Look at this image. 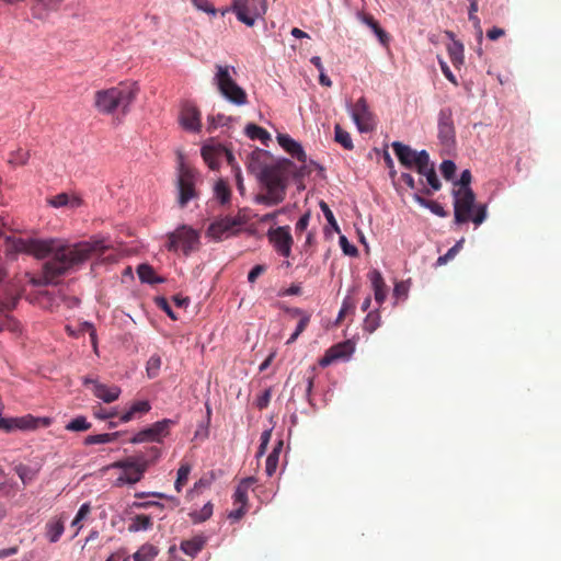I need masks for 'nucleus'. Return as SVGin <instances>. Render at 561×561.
Masks as SVG:
<instances>
[{"label":"nucleus","mask_w":561,"mask_h":561,"mask_svg":"<svg viewBox=\"0 0 561 561\" xmlns=\"http://www.w3.org/2000/svg\"><path fill=\"white\" fill-rule=\"evenodd\" d=\"M213 504L208 502L199 511L190 512L188 516L194 524L206 522L213 515Z\"/></svg>","instance_id":"obj_36"},{"label":"nucleus","mask_w":561,"mask_h":561,"mask_svg":"<svg viewBox=\"0 0 561 561\" xmlns=\"http://www.w3.org/2000/svg\"><path fill=\"white\" fill-rule=\"evenodd\" d=\"M208 119H209L208 129H211V128H217L218 126L227 125L231 118L227 117L222 114H218L217 116H210Z\"/></svg>","instance_id":"obj_57"},{"label":"nucleus","mask_w":561,"mask_h":561,"mask_svg":"<svg viewBox=\"0 0 561 561\" xmlns=\"http://www.w3.org/2000/svg\"><path fill=\"white\" fill-rule=\"evenodd\" d=\"M319 205H320V208H321L325 219L328 220L329 225L336 232H340V227H339L337 221L335 220V217H334L332 210L330 209L329 205L323 201H321Z\"/></svg>","instance_id":"obj_49"},{"label":"nucleus","mask_w":561,"mask_h":561,"mask_svg":"<svg viewBox=\"0 0 561 561\" xmlns=\"http://www.w3.org/2000/svg\"><path fill=\"white\" fill-rule=\"evenodd\" d=\"M180 123L187 130L198 131L202 127L201 112L193 104L185 103L181 110Z\"/></svg>","instance_id":"obj_18"},{"label":"nucleus","mask_w":561,"mask_h":561,"mask_svg":"<svg viewBox=\"0 0 561 561\" xmlns=\"http://www.w3.org/2000/svg\"><path fill=\"white\" fill-rule=\"evenodd\" d=\"M137 274L142 283L157 284L162 279L156 275L154 270L148 264H140L137 268Z\"/></svg>","instance_id":"obj_33"},{"label":"nucleus","mask_w":561,"mask_h":561,"mask_svg":"<svg viewBox=\"0 0 561 561\" xmlns=\"http://www.w3.org/2000/svg\"><path fill=\"white\" fill-rule=\"evenodd\" d=\"M214 84L220 94L230 103L241 106L248 103V95L234 80L233 75L237 73L234 67L229 65H215Z\"/></svg>","instance_id":"obj_5"},{"label":"nucleus","mask_w":561,"mask_h":561,"mask_svg":"<svg viewBox=\"0 0 561 561\" xmlns=\"http://www.w3.org/2000/svg\"><path fill=\"white\" fill-rule=\"evenodd\" d=\"M417 172L426 178V181L433 191H438L440 188V182L437 178L434 165L431 164L430 161L423 170L419 169Z\"/></svg>","instance_id":"obj_35"},{"label":"nucleus","mask_w":561,"mask_h":561,"mask_svg":"<svg viewBox=\"0 0 561 561\" xmlns=\"http://www.w3.org/2000/svg\"><path fill=\"white\" fill-rule=\"evenodd\" d=\"M440 172L446 180L453 179L456 172V164L451 160H444L440 164Z\"/></svg>","instance_id":"obj_53"},{"label":"nucleus","mask_w":561,"mask_h":561,"mask_svg":"<svg viewBox=\"0 0 561 561\" xmlns=\"http://www.w3.org/2000/svg\"><path fill=\"white\" fill-rule=\"evenodd\" d=\"M219 149H221V145L219 144L205 145L202 148V157L211 170H216L219 168V161L221 159V153H219Z\"/></svg>","instance_id":"obj_26"},{"label":"nucleus","mask_w":561,"mask_h":561,"mask_svg":"<svg viewBox=\"0 0 561 561\" xmlns=\"http://www.w3.org/2000/svg\"><path fill=\"white\" fill-rule=\"evenodd\" d=\"M161 357L157 354L151 355L147 362L146 370L149 378H156L161 368Z\"/></svg>","instance_id":"obj_46"},{"label":"nucleus","mask_w":561,"mask_h":561,"mask_svg":"<svg viewBox=\"0 0 561 561\" xmlns=\"http://www.w3.org/2000/svg\"><path fill=\"white\" fill-rule=\"evenodd\" d=\"M230 220L233 221L234 227L241 231L242 227L249 221L247 209L241 208L238 210L236 216H230Z\"/></svg>","instance_id":"obj_52"},{"label":"nucleus","mask_w":561,"mask_h":561,"mask_svg":"<svg viewBox=\"0 0 561 561\" xmlns=\"http://www.w3.org/2000/svg\"><path fill=\"white\" fill-rule=\"evenodd\" d=\"M191 470L192 467L188 463H182L178 469L176 480L174 483V488L178 492H181L182 488L187 483Z\"/></svg>","instance_id":"obj_40"},{"label":"nucleus","mask_w":561,"mask_h":561,"mask_svg":"<svg viewBox=\"0 0 561 561\" xmlns=\"http://www.w3.org/2000/svg\"><path fill=\"white\" fill-rule=\"evenodd\" d=\"M277 141L279 146L286 150L293 158H296L300 162L307 161V154L302 149L301 145L293 139L287 134H278Z\"/></svg>","instance_id":"obj_20"},{"label":"nucleus","mask_w":561,"mask_h":561,"mask_svg":"<svg viewBox=\"0 0 561 561\" xmlns=\"http://www.w3.org/2000/svg\"><path fill=\"white\" fill-rule=\"evenodd\" d=\"M285 312H287L291 318H299L302 319L304 316H311L307 311L300 309V308H290V307H282Z\"/></svg>","instance_id":"obj_61"},{"label":"nucleus","mask_w":561,"mask_h":561,"mask_svg":"<svg viewBox=\"0 0 561 561\" xmlns=\"http://www.w3.org/2000/svg\"><path fill=\"white\" fill-rule=\"evenodd\" d=\"M157 306L162 309L171 319L176 320L178 317L170 307L168 300L164 297H158L156 299Z\"/></svg>","instance_id":"obj_58"},{"label":"nucleus","mask_w":561,"mask_h":561,"mask_svg":"<svg viewBox=\"0 0 561 561\" xmlns=\"http://www.w3.org/2000/svg\"><path fill=\"white\" fill-rule=\"evenodd\" d=\"M294 167V163L288 159L264 165L259 179L265 192L257 194L254 202L265 206L280 204L286 197L287 182Z\"/></svg>","instance_id":"obj_2"},{"label":"nucleus","mask_w":561,"mask_h":561,"mask_svg":"<svg viewBox=\"0 0 561 561\" xmlns=\"http://www.w3.org/2000/svg\"><path fill=\"white\" fill-rule=\"evenodd\" d=\"M151 409L148 401H137L131 404L130 409L123 413L119 417L121 422L127 423L134 419L137 413L145 414Z\"/></svg>","instance_id":"obj_28"},{"label":"nucleus","mask_w":561,"mask_h":561,"mask_svg":"<svg viewBox=\"0 0 561 561\" xmlns=\"http://www.w3.org/2000/svg\"><path fill=\"white\" fill-rule=\"evenodd\" d=\"M158 554V549L152 545L141 546L133 556L135 561H151Z\"/></svg>","instance_id":"obj_38"},{"label":"nucleus","mask_w":561,"mask_h":561,"mask_svg":"<svg viewBox=\"0 0 561 561\" xmlns=\"http://www.w3.org/2000/svg\"><path fill=\"white\" fill-rule=\"evenodd\" d=\"M267 238L276 252L285 257L290 255L294 241L288 226L271 228L267 232Z\"/></svg>","instance_id":"obj_13"},{"label":"nucleus","mask_w":561,"mask_h":561,"mask_svg":"<svg viewBox=\"0 0 561 561\" xmlns=\"http://www.w3.org/2000/svg\"><path fill=\"white\" fill-rule=\"evenodd\" d=\"M239 233L230 216L216 218L207 228L206 234L215 241H221Z\"/></svg>","instance_id":"obj_14"},{"label":"nucleus","mask_w":561,"mask_h":561,"mask_svg":"<svg viewBox=\"0 0 561 561\" xmlns=\"http://www.w3.org/2000/svg\"><path fill=\"white\" fill-rule=\"evenodd\" d=\"M271 397H272V390L270 388L265 389L263 391V393L257 397V399H256V407L260 410L265 409L268 405L270 401H271Z\"/></svg>","instance_id":"obj_59"},{"label":"nucleus","mask_w":561,"mask_h":561,"mask_svg":"<svg viewBox=\"0 0 561 561\" xmlns=\"http://www.w3.org/2000/svg\"><path fill=\"white\" fill-rule=\"evenodd\" d=\"M232 12L247 26H253L267 11L266 0H233Z\"/></svg>","instance_id":"obj_7"},{"label":"nucleus","mask_w":561,"mask_h":561,"mask_svg":"<svg viewBox=\"0 0 561 561\" xmlns=\"http://www.w3.org/2000/svg\"><path fill=\"white\" fill-rule=\"evenodd\" d=\"M334 140L346 150L354 148L351 134L344 130L339 124L334 127Z\"/></svg>","instance_id":"obj_37"},{"label":"nucleus","mask_w":561,"mask_h":561,"mask_svg":"<svg viewBox=\"0 0 561 561\" xmlns=\"http://www.w3.org/2000/svg\"><path fill=\"white\" fill-rule=\"evenodd\" d=\"M205 539L201 536L194 537L190 540H185L181 543L182 551L190 556L195 557L204 547Z\"/></svg>","instance_id":"obj_29"},{"label":"nucleus","mask_w":561,"mask_h":561,"mask_svg":"<svg viewBox=\"0 0 561 561\" xmlns=\"http://www.w3.org/2000/svg\"><path fill=\"white\" fill-rule=\"evenodd\" d=\"M245 134L249 138L260 139L263 142L270 139L267 130L255 124H248L245 127Z\"/></svg>","instance_id":"obj_41"},{"label":"nucleus","mask_w":561,"mask_h":561,"mask_svg":"<svg viewBox=\"0 0 561 561\" xmlns=\"http://www.w3.org/2000/svg\"><path fill=\"white\" fill-rule=\"evenodd\" d=\"M4 274L0 277V311L8 312L15 308L19 300V293L15 285L3 283Z\"/></svg>","instance_id":"obj_16"},{"label":"nucleus","mask_w":561,"mask_h":561,"mask_svg":"<svg viewBox=\"0 0 561 561\" xmlns=\"http://www.w3.org/2000/svg\"><path fill=\"white\" fill-rule=\"evenodd\" d=\"M392 149L400 161L402 165H404L408 169H411L413 167L416 168V171L419 169H424L426 167V163L428 162L430 154L426 150H421L420 152H416L412 150L409 146L403 145L400 141L392 142Z\"/></svg>","instance_id":"obj_10"},{"label":"nucleus","mask_w":561,"mask_h":561,"mask_svg":"<svg viewBox=\"0 0 561 561\" xmlns=\"http://www.w3.org/2000/svg\"><path fill=\"white\" fill-rule=\"evenodd\" d=\"M8 330L10 332H19L20 323L7 312L0 311V332Z\"/></svg>","instance_id":"obj_42"},{"label":"nucleus","mask_w":561,"mask_h":561,"mask_svg":"<svg viewBox=\"0 0 561 561\" xmlns=\"http://www.w3.org/2000/svg\"><path fill=\"white\" fill-rule=\"evenodd\" d=\"M168 239L167 249L169 251L176 252L181 249L185 255L194 251L198 243L197 232L186 226L169 233Z\"/></svg>","instance_id":"obj_8"},{"label":"nucleus","mask_w":561,"mask_h":561,"mask_svg":"<svg viewBox=\"0 0 561 561\" xmlns=\"http://www.w3.org/2000/svg\"><path fill=\"white\" fill-rule=\"evenodd\" d=\"M354 351L353 344L350 341L337 343L331 346L323 357L320 358L319 365L327 367L337 359L347 358Z\"/></svg>","instance_id":"obj_17"},{"label":"nucleus","mask_w":561,"mask_h":561,"mask_svg":"<svg viewBox=\"0 0 561 561\" xmlns=\"http://www.w3.org/2000/svg\"><path fill=\"white\" fill-rule=\"evenodd\" d=\"M152 520L149 515H136L131 518L129 525H128V531L130 533H137L140 530H147L151 528Z\"/></svg>","instance_id":"obj_32"},{"label":"nucleus","mask_w":561,"mask_h":561,"mask_svg":"<svg viewBox=\"0 0 561 561\" xmlns=\"http://www.w3.org/2000/svg\"><path fill=\"white\" fill-rule=\"evenodd\" d=\"M279 457L276 455H268L265 463V472L268 477H272L278 467Z\"/></svg>","instance_id":"obj_55"},{"label":"nucleus","mask_w":561,"mask_h":561,"mask_svg":"<svg viewBox=\"0 0 561 561\" xmlns=\"http://www.w3.org/2000/svg\"><path fill=\"white\" fill-rule=\"evenodd\" d=\"M46 538L49 542H57L65 530V517H54L47 522L46 526Z\"/></svg>","instance_id":"obj_25"},{"label":"nucleus","mask_w":561,"mask_h":561,"mask_svg":"<svg viewBox=\"0 0 561 561\" xmlns=\"http://www.w3.org/2000/svg\"><path fill=\"white\" fill-rule=\"evenodd\" d=\"M350 113L360 133H369L376 128V116L370 111L364 96L359 98L355 104L350 106Z\"/></svg>","instance_id":"obj_9"},{"label":"nucleus","mask_w":561,"mask_h":561,"mask_svg":"<svg viewBox=\"0 0 561 561\" xmlns=\"http://www.w3.org/2000/svg\"><path fill=\"white\" fill-rule=\"evenodd\" d=\"M256 482L254 477H248L240 481L238 484L234 494L233 501L234 505H245L248 503V491L249 489Z\"/></svg>","instance_id":"obj_27"},{"label":"nucleus","mask_w":561,"mask_h":561,"mask_svg":"<svg viewBox=\"0 0 561 561\" xmlns=\"http://www.w3.org/2000/svg\"><path fill=\"white\" fill-rule=\"evenodd\" d=\"M193 5L203 12L216 15L217 10L208 0H192Z\"/></svg>","instance_id":"obj_54"},{"label":"nucleus","mask_w":561,"mask_h":561,"mask_svg":"<svg viewBox=\"0 0 561 561\" xmlns=\"http://www.w3.org/2000/svg\"><path fill=\"white\" fill-rule=\"evenodd\" d=\"M139 93L136 82H121L115 87L99 90L94 93V107L101 114H113L121 111L126 114Z\"/></svg>","instance_id":"obj_3"},{"label":"nucleus","mask_w":561,"mask_h":561,"mask_svg":"<svg viewBox=\"0 0 561 561\" xmlns=\"http://www.w3.org/2000/svg\"><path fill=\"white\" fill-rule=\"evenodd\" d=\"M214 193L215 197L221 205H227L230 203L231 190L225 180L220 179L217 181L214 187Z\"/></svg>","instance_id":"obj_31"},{"label":"nucleus","mask_w":561,"mask_h":561,"mask_svg":"<svg viewBox=\"0 0 561 561\" xmlns=\"http://www.w3.org/2000/svg\"><path fill=\"white\" fill-rule=\"evenodd\" d=\"M381 323L380 314L378 311L369 312L364 320V330L373 333L376 331Z\"/></svg>","instance_id":"obj_45"},{"label":"nucleus","mask_w":561,"mask_h":561,"mask_svg":"<svg viewBox=\"0 0 561 561\" xmlns=\"http://www.w3.org/2000/svg\"><path fill=\"white\" fill-rule=\"evenodd\" d=\"M463 239L459 240L454 247H451L446 254L444 255H440L438 259H437V265H444L446 264L449 260L454 259V256L459 252V250L461 249L462 247V243H463Z\"/></svg>","instance_id":"obj_48"},{"label":"nucleus","mask_w":561,"mask_h":561,"mask_svg":"<svg viewBox=\"0 0 561 561\" xmlns=\"http://www.w3.org/2000/svg\"><path fill=\"white\" fill-rule=\"evenodd\" d=\"M454 220L457 225L472 221L480 226L486 218V205L476 204V194L471 188L453 190Z\"/></svg>","instance_id":"obj_4"},{"label":"nucleus","mask_w":561,"mask_h":561,"mask_svg":"<svg viewBox=\"0 0 561 561\" xmlns=\"http://www.w3.org/2000/svg\"><path fill=\"white\" fill-rule=\"evenodd\" d=\"M178 190L181 207H185L197 195L195 190V171L186 167L183 161L180 162L179 167Z\"/></svg>","instance_id":"obj_11"},{"label":"nucleus","mask_w":561,"mask_h":561,"mask_svg":"<svg viewBox=\"0 0 561 561\" xmlns=\"http://www.w3.org/2000/svg\"><path fill=\"white\" fill-rule=\"evenodd\" d=\"M310 220V214L302 215L296 224V232H302L307 229Z\"/></svg>","instance_id":"obj_63"},{"label":"nucleus","mask_w":561,"mask_h":561,"mask_svg":"<svg viewBox=\"0 0 561 561\" xmlns=\"http://www.w3.org/2000/svg\"><path fill=\"white\" fill-rule=\"evenodd\" d=\"M110 468L123 469V472L113 482L114 486L121 488L125 484H135L142 479L147 470V460L126 458L113 462Z\"/></svg>","instance_id":"obj_6"},{"label":"nucleus","mask_w":561,"mask_h":561,"mask_svg":"<svg viewBox=\"0 0 561 561\" xmlns=\"http://www.w3.org/2000/svg\"><path fill=\"white\" fill-rule=\"evenodd\" d=\"M13 249L19 253H26L36 259H50L43 265V283L57 284L65 274L77 270L92 255H102L108 245L103 239H91L73 244H65L55 239L18 238L13 241Z\"/></svg>","instance_id":"obj_1"},{"label":"nucleus","mask_w":561,"mask_h":561,"mask_svg":"<svg viewBox=\"0 0 561 561\" xmlns=\"http://www.w3.org/2000/svg\"><path fill=\"white\" fill-rule=\"evenodd\" d=\"M448 54H449V58L455 67H458L459 65L463 64V59H465L463 45L460 42L454 41L448 46Z\"/></svg>","instance_id":"obj_34"},{"label":"nucleus","mask_w":561,"mask_h":561,"mask_svg":"<svg viewBox=\"0 0 561 561\" xmlns=\"http://www.w3.org/2000/svg\"><path fill=\"white\" fill-rule=\"evenodd\" d=\"M64 0H34L31 7L32 16L38 21H46L50 12L59 9Z\"/></svg>","instance_id":"obj_19"},{"label":"nucleus","mask_w":561,"mask_h":561,"mask_svg":"<svg viewBox=\"0 0 561 561\" xmlns=\"http://www.w3.org/2000/svg\"><path fill=\"white\" fill-rule=\"evenodd\" d=\"M23 417H31V419H33V422H31V426H28V427H15V430H22V431L35 430L39 425L44 426V427H48L51 424V420L49 417H35V416H33L31 414L24 415Z\"/></svg>","instance_id":"obj_50"},{"label":"nucleus","mask_w":561,"mask_h":561,"mask_svg":"<svg viewBox=\"0 0 561 561\" xmlns=\"http://www.w3.org/2000/svg\"><path fill=\"white\" fill-rule=\"evenodd\" d=\"M92 424L88 422L85 416H77L76 419L71 420L65 428L69 432H84L90 430Z\"/></svg>","instance_id":"obj_43"},{"label":"nucleus","mask_w":561,"mask_h":561,"mask_svg":"<svg viewBox=\"0 0 561 561\" xmlns=\"http://www.w3.org/2000/svg\"><path fill=\"white\" fill-rule=\"evenodd\" d=\"M428 209L433 214H435V215H437L439 217H446L447 216V211L444 209V207L439 203H437L435 201H432V203H428Z\"/></svg>","instance_id":"obj_62"},{"label":"nucleus","mask_w":561,"mask_h":561,"mask_svg":"<svg viewBox=\"0 0 561 561\" xmlns=\"http://www.w3.org/2000/svg\"><path fill=\"white\" fill-rule=\"evenodd\" d=\"M266 271L264 265L257 264L252 267V270L248 274V280L250 283H254L259 276H261Z\"/></svg>","instance_id":"obj_60"},{"label":"nucleus","mask_w":561,"mask_h":561,"mask_svg":"<svg viewBox=\"0 0 561 561\" xmlns=\"http://www.w3.org/2000/svg\"><path fill=\"white\" fill-rule=\"evenodd\" d=\"M121 435L122 432L89 435L84 438L83 443L84 445L108 444L117 440Z\"/></svg>","instance_id":"obj_30"},{"label":"nucleus","mask_w":561,"mask_h":561,"mask_svg":"<svg viewBox=\"0 0 561 561\" xmlns=\"http://www.w3.org/2000/svg\"><path fill=\"white\" fill-rule=\"evenodd\" d=\"M358 21L366 24L368 27L371 28V31L376 34L377 38L382 45H387L389 42V35L388 33L381 28L378 21L375 20V18L371 14H368L363 11H358L356 14Z\"/></svg>","instance_id":"obj_23"},{"label":"nucleus","mask_w":561,"mask_h":561,"mask_svg":"<svg viewBox=\"0 0 561 561\" xmlns=\"http://www.w3.org/2000/svg\"><path fill=\"white\" fill-rule=\"evenodd\" d=\"M14 471L22 480L23 484L30 483L37 476V470L23 463L15 466Z\"/></svg>","instance_id":"obj_39"},{"label":"nucleus","mask_w":561,"mask_h":561,"mask_svg":"<svg viewBox=\"0 0 561 561\" xmlns=\"http://www.w3.org/2000/svg\"><path fill=\"white\" fill-rule=\"evenodd\" d=\"M90 512H91V506L89 503H83L80 506L76 517L73 518V520L71 523V526L76 528L75 536H77L79 530L82 528L81 522L87 518V516L90 514Z\"/></svg>","instance_id":"obj_44"},{"label":"nucleus","mask_w":561,"mask_h":561,"mask_svg":"<svg viewBox=\"0 0 561 561\" xmlns=\"http://www.w3.org/2000/svg\"><path fill=\"white\" fill-rule=\"evenodd\" d=\"M471 180H472L471 172L469 170H463L460 174V179L455 183L453 190L471 188L470 187Z\"/></svg>","instance_id":"obj_51"},{"label":"nucleus","mask_w":561,"mask_h":561,"mask_svg":"<svg viewBox=\"0 0 561 561\" xmlns=\"http://www.w3.org/2000/svg\"><path fill=\"white\" fill-rule=\"evenodd\" d=\"M47 203L55 208L68 207L75 209L82 205V199L77 195L59 193L55 196L49 197L47 199Z\"/></svg>","instance_id":"obj_24"},{"label":"nucleus","mask_w":561,"mask_h":561,"mask_svg":"<svg viewBox=\"0 0 561 561\" xmlns=\"http://www.w3.org/2000/svg\"><path fill=\"white\" fill-rule=\"evenodd\" d=\"M505 35V31L501 27H492L491 30H489L486 32V36L491 41H496L497 38L502 37Z\"/></svg>","instance_id":"obj_64"},{"label":"nucleus","mask_w":561,"mask_h":561,"mask_svg":"<svg viewBox=\"0 0 561 561\" xmlns=\"http://www.w3.org/2000/svg\"><path fill=\"white\" fill-rule=\"evenodd\" d=\"M30 159V151L19 148L11 153L9 162L14 165H24Z\"/></svg>","instance_id":"obj_47"},{"label":"nucleus","mask_w":561,"mask_h":561,"mask_svg":"<svg viewBox=\"0 0 561 561\" xmlns=\"http://www.w3.org/2000/svg\"><path fill=\"white\" fill-rule=\"evenodd\" d=\"M174 424V421L164 419L153 423L151 426L141 430L134 435L129 442L133 444H140L145 442L160 443L164 437L170 434V428Z\"/></svg>","instance_id":"obj_12"},{"label":"nucleus","mask_w":561,"mask_h":561,"mask_svg":"<svg viewBox=\"0 0 561 561\" xmlns=\"http://www.w3.org/2000/svg\"><path fill=\"white\" fill-rule=\"evenodd\" d=\"M93 383V393L96 398L103 400L105 403L114 402L121 394V388L117 386L108 387L103 383L95 382L85 378L84 385Z\"/></svg>","instance_id":"obj_21"},{"label":"nucleus","mask_w":561,"mask_h":561,"mask_svg":"<svg viewBox=\"0 0 561 561\" xmlns=\"http://www.w3.org/2000/svg\"><path fill=\"white\" fill-rule=\"evenodd\" d=\"M455 125L453 110L444 107L438 113V138L442 144L449 146L455 140Z\"/></svg>","instance_id":"obj_15"},{"label":"nucleus","mask_w":561,"mask_h":561,"mask_svg":"<svg viewBox=\"0 0 561 561\" xmlns=\"http://www.w3.org/2000/svg\"><path fill=\"white\" fill-rule=\"evenodd\" d=\"M340 245L347 255L355 256L358 253L357 248L351 244L345 236L340 237Z\"/></svg>","instance_id":"obj_56"},{"label":"nucleus","mask_w":561,"mask_h":561,"mask_svg":"<svg viewBox=\"0 0 561 561\" xmlns=\"http://www.w3.org/2000/svg\"><path fill=\"white\" fill-rule=\"evenodd\" d=\"M368 278L374 289L375 300L378 305L383 304L387 297V285L381 273L377 270H373L368 273Z\"/></svg>","instance_id":"obj_22"}]
</instances>
